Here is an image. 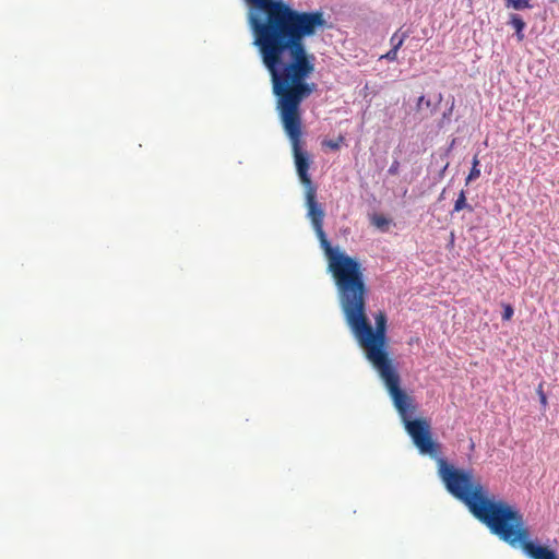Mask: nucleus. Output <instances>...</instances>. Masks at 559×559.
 I'll list each match as a JSON object with an SVG mask.
<instances>
[{
  "label": "nucleus",
  "mask_w": 559,
  "mask_h": 559,
  "mask_svg": "<svg viewBox=\"0 0 559 559\" xmlns=\"http://www.w3.org/2000/svg\"><path fill=\"white\" fill-rule=\"evenodd\" d=\"M314 231L328 259V270L333 277L338 302L347 325L362 348L367 360L384 382L416 448L421 454L436 456L440 447L432 440L430 424L425 418L411 419L416 407L412 397L401 389L400 374L389 357L386 314L383 311L374 313V328L368 320L366 301L369 288L365 282L361 263L338 248L332 247L323 228Z\"/></svg>",
  "instance_id": "nucleus-1"
},
{
  "label": "nucleus",
  "mask_w": 559,
  "mask_h": 559,
  "mask_svg": "<svg viewBox=\"0 0 559 559\" xmlns=\"http://www.w3.org/2000/svg\"><path fill=\"white\" fill-rule=\"evenodd\" d=\"M247 1L255 10L248 17L253 45L269 73L316 62L306 39L326 27L322 11H300L284 0Z\"/></svg>",
  "instance_id": "nucleus-2"
},
{
  "label": "nucleus",
  "mask_w": 559,
  "mask_h": 559,
  "mask_svg": "<svg viewBox=\"0 0 559 559\" xmlns=\"http://www.w3.org/2000/svg\"><path fill=\"white\" fill-rule=\"evenodd\" d=\"M439 475L447 490L501 540L521 547L532 559H557L554 550L530 540V530L520 510L504 500L489 497L473 469L456 468L440 459Z\"/></svg>",
  "instance_id": "nucleus-3"
},
{
  "label": "nucleus",
  "mask_w": 559,
  "mask_h": 559,
  "mask_svg": "<svg viewBox=\"0 0 559 559\" xmlns=\"http://www.w3.org/2000/svg\"><path fill=\"white\" fill-rule=\"evenodd\" d=\"M314 69L316 63L310 62L270 73L272 91L276 98V111L292 143L296 169L306 189L316 186L308 174L309 156L301 147L302 119L300 106L317 90L316 83L308 82Z\"/></svg>",
  "instance_id": "nucleus-4"
},
{
  "label": "nucleus",
  "mask_w": 559,
  "mask_h": 559,
  "mask_svg": "<svg viewBox=\"0 0 559 559\" xmlns=\"http://www.w3.org/2000/svg\"><path fill=\"white\" fill-rule=\"evenodd\" d=\"M306 205L308 209V217L310 218L314 230L323 228L324 211L317 201V188L310 187L306 189Z\"/></svg>",
  "instance_id": "nucleus-5"
},
{
  "label": "nucleus",
  "mask_w": 559,
  "mask_h": 559,
  "mask_svg": "<svg viewBox=\"0 0 559 559\" xmlns=\"http://www.w3.org/2000/svg\"><path fill=\"white\" fill-rule=\"evenodd\" d=\"M510 24L515 29L519 40H522L524 38L523 29L525 28V22L523 21V19L518 14H512Z\"/></svg>",
  "instance_id": "nucleus-6"
},
{
  "label": "nucleus",
  "mask_w": 559,
  "mask_h": 559,
  "mask_svg": "<svg viewBox=\"0 0 559 559\" xmlns=\"http://www.w3.org/2000/svg\"><path fill=\"white\" fill-rule=\"evenodd\" d=\"M464 209L473 211V207L469 204H467V202H466V197H465L464 190H462L454 203L453 212H460Z\"/></svg>",
  "instance_id": "nucleus-7"
},
{
  "label": "nucleus",
  "mask_w": 559,
  "mask_h": 559,
  "mask_svg": "<svg viewBox=\"0 0 559 559\" xmlns=\"http://www.w3.org/2000/svg\"><path fill=\"white\" fill-rule=\"evenodd\" d=\"M531 0H506V7L512 8L514 10H523V9H530Z\"/></svg>",
  "instance_id": "nucleus-8"
},
{
  "label": "nucleus",
  "mask_w": 559,
  "mask_h": 559,
  "mask_svg": "<svg viewBox=\"0 0 559 559\" xmlns=\"http://www.w3.org/2000/svg\"><path fill=\"white\" fill-rule=\"evenodd\" d=\"M478 166H479V159H478V156L475 155L473 158L472 169L466 178V183L477 179L480 176V169L478 168Z\"/></svg>",
  "instance_id": "nucleus-9"
},
{
  "label": "nucleus",
  "mask_w": 559,
  "mask_h": 559,
  "mask_svg": "<svg viewBox=\"0 0 559 559\" xmlns=\"http://www.w3.org/2000/svg\"><path fill=\"white\" fill-rule=\"evenodd\" d=\"M371 223L377 228L384 230L388 228L390 221L386 217H384L383 215L376 214L372 216Z\"/></svg>",
  "instance_id": "nucleus-10"
},
{
  "label": "nucleus",
  "mask_w": 559,
  "mask_h": 559,
  "mask_svg": "<svg viewBox=\"0 0 559 559\" xmlns=\"http://www.w3.org/2000/svg\"><path fill=\"white\" fill-rule=\"evenodd\" d=\"M424 106L429 109L430 114H433L436 110V106L432 105L430 99L425 98V96H420L417 102L418 110H423Z\"/></svg>",
  "instance_id": "nucleus-11"
},
{
  "label": "nucleus",
  "mask_w": 559,
  "mask_h": 559,
  "mask_svg": "<svg viewBox=\"0 0 559 559\" xmlns=\"http://www.w3.org/2000/svg\"><path fill=\"white\" fill-rule=\"evenodd\" d=\"M343 141H344V138L342 135H340L336 140H325L323 142V145L330 147L333 151H337Z\"/></svg>",
  "instance_id": "nucleus-12"
},
{
  "label": "nucleus",
  "mask_w": 559,
  "mask_h": 559,
  "mask_svg": "<svg viewBox=\"0 0 559 559\" xmlns=\"http://www.w3.org/2000/svg\"><path fill=\"white\" fill-rule=\"evenodd\" d=\"M404 38H405V35H402L401 37H399L397 34L395 33L391 37L392 49L395 51H399V49L402 47V45L404 43Z\"/></svg>",
  "instance_id": "nucleus-13"
},
{
  "label": "nucleus",
  "mask_w": 559,
  "mask_h": 559,
  "mask_svg": "<svg viewBox=\"0 0 559 559\" xmlns=\"http://www.w3.org/2000/svg\"><path fill=\"white\" fill-rule=\"evenodd\" d=\"M536 393L539 397V402L543 406V408H546L547 405H548V401H547V396L544 392V384L543 383H539V385L537 386V390H536Z\"/></svg>",
  "instance_id": "nucleus-14"
},
{
  "label": "nucleus",
  "mask_w": 559,
  "mask_h": 559,
  "mask_svg": "<svg viewBox=\"0 0 559 559\" xmlns=\"http://www.w3.org/2000/svg\"><path fill=\"white\" fill-rule=\"evenodd\" d=\"M503 312H502V320L509 321L512 319L514 310L513 307L510 304H503Z\"/></svg>",
  "instance_id": "nucleus-15"
},
{
  "label": "nucleus",
  "mask_w": 559,
  "mask_h": 559,
  "mask_svg": "<svg viewBox=\"0 0 559 559\" xmlns=\"http://www.w3.org/2000/svg\"><path fill=\"white\" fill-rule=\"evenodd\" d=\"M383 58L390 60V61H395L397 59V51L391 49L390 51H388Z\"/></svg>",
  "instance_id": "nucleus-16"
},
{
  "label": "nucleus",
  "mask_w": 559,
  "mask_h": 559,
  "mask_svg": "<svg viewBox=\"0 0 559 559\" xmlns=\"http://www.w3.org/2000/svg\"><path fill=\"white\" fill-rule=\"evenodd\" d=\"M399 167H400V163L397 160L393 162L392 165L390 166L389 168V174L390 175H396L397 171H399Z\"/></svg>",
  "instance_id": "nucleus-17"
}]
</instances>
